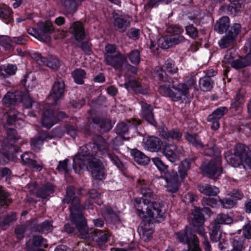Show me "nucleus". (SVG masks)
I'll list each match as a JSON object with an SVG mask.
<instances>
[{
  "instance_id": "23",
  "label": "nucleus",
  "mask_w": 251,
  "mask_h": 251,
  "mask_svg": "<svg viewBox=\"0 0 251 251\" xmlns=\"http://www.w3.org/2000/svg\"><path fill=\"white\" fill-rule=\"evenodd\" d=\"M88 235L87 239L92 238L93 240L96 241L100 245L106 243L109 238V235L107 233L100 230H95L93 232H88ZM85 239H86V238Z\"/></svg>"
},
{
  "instance_id": "8",
  "label": "nucleus",
  "mask_w": 251,
  "mask_h": 251,
  "mask_svg": "<svg viewBox=\"0 0 251 251\" xmlns=\"http://www.w3.org/2000/svg\"><path fill=\"white\" fill-rule=\"evenodd\" d=\"M65 89L64 81L61 78H57L54 82L51 89L48 100L50 103L56 105L59 100L63 99Z\"/></svg>"
},
{
  "instance_id": "25",
  "label": "nucleus",
  "mask_w": 251,
  "mask_h": 251,
  "mask_svg": "<svg viewBox=\"0 0 251 251\" xmlns=\"http://www.w3.org/2000/svg\"><path fill=\"white\" fill-rule=\"evenodd\" d=\"M198 190L202 194L208 196H215L219 193L218 188L208 184H200Z\"/></svg>"
},
{
  "instance_id": "5",
  "label": "nucleus",
  "mask_w": 251,
  "mask_h": 251,
  "mask_svg": "<svg viewBox=\"0 0 251 251\" xmlns=\"http://www.w3.org/2000/svg\"><path fill=\"white\" fill-rule=\"evenodd\" d=\"M145 145L148 150L152 152L161 151L162 153L170 162L174 163L178 160V155L182 152V149L171 144L165 143L156 137H150L146 141Z\"/></svg>"
},
{
  "instance_id": "62",
  "label": "nucleus",
  "mask_w": 251,
  "mask_h": 251,
  "mask_svg": "<svg viewBox=\"0 0 251 251\" xmlns=\"http://www.w3.org/2000/svg\"><path fill=\"white\" fill-rule=\"evenodd\" d=\"M88 194L90 198L95 200V202L99 205L102 203V201L100 199V194L99 193L96 189H92L90 190Z\"/></svg>"
},
{
  "instance_id": "31",
  "label": "nucleus",
  "mask_w": 251,
  "mask_h": 251,
  "mask_svg": "<svg viewBox=\"0 0 251 251\" xmlns=\"http://www.w3.org/2000/svg\"><path fill=\"white\" fill-rule=\"evenodd\" d=\"M251 64V53L247 54L244 58L233 61L231 63L232 67L235 69L245 68Z\"/></svg>"
},
{
  "instance_id": "20",
  "label": "nucleus",
  "mask_w": 251,
  "mask_h": 251,
  "mask_svg": "<svg viewBox=\"0 0 251 251\" xmlns=\"http://www.w3.org/2000/svg\"><path fill=\"white\" fill-rule=\"evenodd\" d=\"M41 123L43 126L47 128H50L56 123L55 116L52 111L46 109L43 112Z\"/></svg>"
},
{
  "instance_id": "44",
  "label": "nucleus",
  "mask_w": 251,
  "mask_h": 251,
  "mask_svg": "<svg viewBox=\"0 0 251 251\" xmlns=\"http://www.w3.org/2000/svg\"><path fill=\"white\" fill-rule=\"evenodd\" d=\"M59 61L53 56L45 57L43 65H45L52 69H56L59 66Z\"/></svg>"
},
{
  "instance_id": "56",
  "label": "nucleus",
  "mask_w": 251,
  "mask_h": 251,
  "mask_svg": "<svg viewBox=\"0 0 251 251\" xmlns=\"http://www.w3.org/2000/svg\"><path fill=\"white\" fill-rule=\"evenodd\" d=\"M192 221L191 224L194 226H199V225H202L203 223V217L200 213H196L192 215Z\"/></svg>"
},
{
  "instance_id": "3",
  "label": "nucleus",
  "mask_w": 251,
  "mask_h": 251,
  "mask_svg": "<svg viewBox=\"0 0 251 251\" xmlns=\"http://www.w3.org/2000/svg\"><path fill=\"white\" fill-rule=\"evenodd\" d=\"M135 207L140 218L148 222H161L165 219V212L162 207L151 200H143V201L135 200Z\"/></svg>"
},
{
  "instance_id": "45",
  "label": "nucleus",
  "mask_w": 251,
  "mask_h": 251,
  "mask_svg": "<svg viewBox=\"0 0 251 251\" xmlns=\"http://www.w3.org/2000/svg\"><path fill=\"white\" fill-rule=\"evenodd\" d=\"M53 229L52 222L45 221L36 227V230L41 233H48Z\"/></svg>"
},
{
  "instance_id": "7",
  "label": "nucleus",
  "mask_w": 251,
  "mask_h": 251,
  "mask_svg": "<svg viewBox=\"0 0 251 251\" xmlns=\"http://www.w3.org/2000/svg\"><path fill=\"white\" fill-rule=\"evenodd\" d=\"M190 228L186 227L184 230L176 232V238L181 243L188 245V250L182 251H193V248H200L198 237L196 235L191 234Z\"/></svg>"
},
{
  "instance_id": "47",
  "label": "nucleus",
  "mask_w": 251,
  "mask_h": 251,
  "mask_svg": "<svg viewBox=\"0 0 251 251\" xmlns=\"http://www.w3.org/2000/svg\"><path fill=\"white\" fill-rule=\"evenodd\" d=\"M18 112L11 111L7 115L6 117L7 123L9 125H15L21 124L22 120L21 118L17 117Z\"/></svg>"
},
{
  "instance_id": "4",
  "label": "nucleus",
  "mask_w": 251,
  "mask_h": 251,
  "mask_svg": "<svg viewBox=\"0 0 251 251\" xmlns=\"http://www.w3.org/2000/svg\"><path fill=\"white\" fill-rule=\"evenodd\" d=\"M204 153L214 158L209 162H203L201 166V169L203 174L211 178L215 176H219L223 173L222 166L221 151L214 145H208Z\"/></svg>"
},
{
  "instance_id": "11",
  "label": "nucleus",
  "mask_w": 251,
  "mask_h": 251,
  "mask_svg": "<svg viewBox=\"0 0 251 251\" xmlns=\"http://www.w3.org/2000/svg\"><path fill=\"white\" fill-rule=\"evenodd\" d=\"M173 89L164 85L160 86L158 88L159 92L164 96H168L174 101H178L182 96H185L187 94L183 89L179 88V84L176 87H172Z\"/></svg>"
},
{
  "instance_id": "40",
  "label": "nucleus",
  "mask_w": 251,
  "mask_h": 251,
  "mask_svg": "<svg viewBox=\"0 0 251 251\" xmlns=\"http://www.w3.org/2000/svg\"><path fill=\"white\" fill-rule=\"evenodd\" d=\"M228 111L226 107H220L213 111L207 118V121H211L214 119L219 120Z\"/></svg>"
},
{
  "instance_id": "32",
  "label": "nucleus",
  "mask_w": 251,
  "mask_h": 251,
  "mask_svg": "<svg viewBox=\"0 0 251 251\" xmlns=\"http://www.w3.org/2000/svg\"><path fill=\"white\" fill-rule=\"evenodd\" d=\"M160 135L168 140L170 139L178 140L181 137V133L176 129L168 130L167 129H163L160 132Z\"/></svg>"
},
{
  "instance_id": "41",
  "label": "nucleus",
  "mask_w": 251,
  "mask_h": 251,
  "mask_svg": "<svg viewBox=\"0 0 251 251\" xmlns=\"http://www.w3.org/2000/svg\"><path fill=\"white\" fill-rule=\"evenodd\" d=\"M85 71L82 69H77L72 72V76L75 82L78 84L84 83V78L86 75Z\"/></svg>"
},
{
  "instance_id": "58",
  "label": "nucleus",
  "mask_w": 251,
  "mask_h": 251,
  "mask_svg": "<svg viewBox=\"0 0 251 251\" xmlns=\"http://www.w3.org/2000/svg\"><path fill=\"white\" fill-rule=\"evenodd\" d=\"M108 156L112 163L115 165L119 169L123 170L124 164L120 159L113 153H108Z\"/></svg>"
},
{
  "instance_id": "34",
  "label": "nucleus",
  "mask_w": 251,
  "mask_h": 251,
  "mask_svg": "<svg viewBox=\"0 0 251 251\" xmlns=\"http://www.w3.org/2000/svg\"><path fill=\"white\" fill-rule=\"evenodd\" d=\"M234 152L244 160L250 155V150L245 145L237 144L234 147Z\"/></svg>"
},
{
  "instance_id": "42",
  "label": "nucleus",
  "mask_w": 251,
  "mask_h": 251,
  "mask_svg": "<svg viewBox=\"0 0 251 251\" xmlns=\"http://www.w3.org/2000/svg\"><path fill=\"white\" fill-rule=\"evenodd\" d=\"M232 222V219L228 214L221 213L217 216L213 223L218 226H221L222 224H230Z\"/></svg>"
},
{
  "instance_id": "63",
  "label": "nucleus",
  "mask_w": 251,
  "mask_h": 251,
  "mask_svg": "<svg viewBox=\"0 0 251 251\" xmlns=\"http://www.w3.org/2000/svg\"><path fill=\"white\" fill-rule=\"evenodd\" d=\"M243 235L248 239H251V221H249L243 227Z\"/></svg>"
},
{
  "instance_id": "2",
  "label": "nucleus",
  "mask_w": 251,
  "mask_h": 251,
  "mask_svg": "<svg viewBox=\"0 0 251 251\" xmlns=\"http://www.w3.org/2000/svg\"><path fill=\"white\" fill-rule=\"evenodd\" d=\"M63 203H70V220L75 224L76 229L79 232V236L82 239L88 237V227L86 221L82 214L83 209L89 208L93 202L91 200L86 201L84 205H81L79 199L75 196V188L73 186L67 188L65 198L62 200Z\"/></svg>"
},
{
  "instance_id": "13",
  "label": "nucleus",
  "mask_w": 251,
  "mask_h": 251,
  "mask_svg": "<svg viewBox=\"0 0 251 251\" xmlns=\"http://www.w3.org/2000/svg\"><path fill=\"white\" fill-rule=\"evenodd\" d=\"M165 178L167 182V190L171 193L176 192L179 185L177 172L172 170L171 173H167Z\"/></svg>"
},
{
  "instance_id": "36",
  "label": "nucleus",
  "mask_w": 251,
  "mask_h": 251,
  "mask_svg": "<svg viewBox=\"0 0 251 251\" xmlns=\"http://www.w3.org/2000/svg\"><path fill=\"white\" fill-rule=\"evenodd\" d=\"M16 70L17 67L15 65L10 64L4 65L0 67V75L3 78H6L14 75Z\"/></svg>"
},
{
  "instance_id": "37",
  "label": "nucleus",
  "mask_w": 251,
  "mask_h": 251,
  "mask_svg": "<svg viewBox=\"0 0 251 251\" xmlns=\"http://www.w3.org/2000/svg\"><path fill=\"white\" fill-rule=\"evenodd\" d=\"M222 235L221 226L212 223L211 224L210 239L212 242H217L220 240Z\"/></svg>"
},
{
  "instance_id": "38",
  "label": "nucleus",
  "mask_w": 251,
  "mask_h": 251,
  "mask_svg": "<svg viewBox=\"0 0 251 251\" xmlns=\"http://www.w3.org/2000/svg\"><path fill=\"white\" fill-rule=\"evenodd\" d=\"M231 2L230 5L224 4L222 5L221 8L223 11H227L232 12L239 10L242 7V0H229Z\"/></svg>"
},
{
  "instance_id": "61",
  "label": "nucleus",
  "mask_w": 251,
  "mask_h": 251,
  "mask_svg": "<svg viewBox=\"0 0 251 251\" xmlns=\"http://www.w3.org/2000/svg\"><path fill=\"white\" fill-rule=\"evenodd\" d=\"M219 201L222 204L223 207L226 209H230L234 207L236 202L233 199H224L222 200L219 198Z\"/></svg>"
},
{
  "instance_id": "55",
  "label": "nucleus",
  "mask_w": 251,
  "mask_h": 251,
  "mask_svg": "<svg viewBox=\"0 0 251 251\" xmlns=\"http://www.w3.org/2000/svg\"><path fill=\"white\" fill-rule=\"evenodd\" d=\"M21 100L25 108H28L32 106V102H33L29 94L27 91L25 93L21 92Z\"/></svg>"
},
{
  "instance_id": "24",
  "label": "nucleus",
  "mask_w": 251,
  "mask_h": 251,
  "mask_svg": "<svg viewBox=\"0 0 251 251\" xmlns=\"http://www.w3.org/2000/svg\"><path fill=\"white\" fill-rule=\"evenodd\" d=\"M130 153L133 156L134 160L140 165H146L150 161V158L142 152L134 149L130 151Z\"/></svg>"
},
{
  "instance_id": "15",
  "label": "nucleus",
  "mask_w": 251,
  "mask_h": 251,
  "mask_svg": "<svg viewBox=\"0 0 251 251\" xmlns=\"http://www.w3.org/2000/svg\"><path fill=\"white\" fill-rule=\"evenodd\" d=\"M140 104L142 108L141 116L142 118L151 125L156 126L157 124L154 117L151 105L143 101L140 102Z\"/></svg>"
},
{
  "instance_id": "10",
  "label": "nucleus",
  "mask_w": 251,
  "mask_h": 251,
  "mask_svg": "<svg viewBox=\"0 0 251 251\" xmlns=\"http://www.w3.org/2000/svg\"><path fill=\"white\" fill-rule=\"evenodd\" d=\"M186 39L182 34H170L160 38L158 41L159 47L168 49L174 46L182 43Z\"/></svg>"
},
{
  "instance_id": "17",
  "label": "nucleus",
  "mask_w": 251,
  "mask_h": 251,
  "mask_svg": "<svg viewBox=\"0 0 251 251\" xmlns=\"http://www.w3.org/2000/svg\"><path fill=\"white\" fill-rule=\"evenodd\" d=\"M43 247L47 248L48 245L46 240L41 236H35L32 240L28 241L26 244V251H36V248Z\"/></svg>"
},
{
  "instance_id": "48",
  "label": "nucleus",
  "mask_w": 251,
  "mask_h": 251,
  "mask_svg": "<svg viewBox=\"0 0 251 251\" xmlns=\"http://www.w3.org/2000/svg\"><path fill=\"white\" fill-rule=\"evenodd\" d=\"M190 167V162L185 159L181 162V164L178 166V173L179 176L181 178H184L187 175V171Z\"/></svg>"
},
{
  "instance_id": "52",
  "label": "nucleus",
  "mask_w": 251,
  "mask_h": 251,
  "mask_svg": "<svg viewBox=\"0 0 251 251\" xmlns=\"http://www.w3.org/2000/svg\"><path fill=\"white\" fill-rule=\"evenodd\" d=\"M185 137L187 140L194 146L203 147L202 143L197 135L187 133Z\"/></svg>"
},
{
  "instance_id": "22",
  "label": "nucleus",
  "mask_w": 251,
  "mask_h": 251,
  "mask_svg": "<svg viewBox=\"0 0 251 251\" xmlns=\"http://www.w3.org/2000/svg\"><path fill=\"white\" fill-rule=\"evenodd\" d=\"M21 92H8L2 99V102L6 106L15 105L21 100Z\"/></svg>"
},
{
  "instance_id": "27",
  "label": "nucleus",
  "mask_w": 251,
  "mask_h": 251,
  "mask_svg": "<svg viewBox=\"0 0 251 251\" xmlns=\"http://www.w3.org/2000/svg\"><path fill=\"white\" fill-rule=\"evenodd\" d=\"M229 27V19L227 16H224L217 21L215 25V30L220 34L226 31Z\"/></svg>"
},
{
  "instance_id": "29",
  "label": "nucleus",
  "mask_w": 251,
  "mask_h": 251,
  "mask_svg": "<svg viewBox=\"0 0 251 251\" xmlns=\"http://www.w3.org/2000/svg\"><path fill=\"white\" fill-rule=\"evenodd\" d=\"M53 186L50 183H47L38 189L36 192V196L42 199H46L50 194L53 193Z\"/></svg>"
},
{
  "instance_id": "26",
  "label": "nucleus",
  "mask_w": 251,
  "mask_h": 251,
  "mask_svg": "<svg viewBox=\"0 0 251 251\" xmlns=\"http://www.w3.org/2000/svg\"><path fill=\"white\" fill-rule=\"evenodd\" d=\"M91 120L92 123H90L91 125L92 126H93L94 125L99 126L102 132H107L112 127L111 121L108 119H100L98 118H94Z\"/></svg>"
},
{
  "instance_id": "50",
  "label": "nucleus",
  "mask_w": 251,
  "mask_h": 251,
  "mask_svg": "<svg viewBox=\"0 0 251 251\" xmlns=\"http://www.w3.org/2000/svg\"><path fill=\"white\" fill-rule=\"evenodd\" d=\"M7 136L4 140L5 144L12 145L15 143V140L17 139L16 134V130L14 129L9 128L6 130Z\"/></svg>"
},
{
  "instance_id": "18",
  "label": "nucleus",
  "mask_w": 251,
  "mask_h": 251,
  "mask_svg": "<svg viewBox=\"0 0 251 251\" xmlns=\"http://www.w3.org/2000/svg\"><path fill=\"white\" fill-rule=\"evenodd\" d=\"M113 25L116 30L124 32L129 26L130 21L127 16L121 15L114 18Z\"/></svg>"
},
{
  "instance_id": "46",
  "label": "nucleus",
  "mask_w": 251,
  "mask_h": 251,
  "mask_svg": "<svg viewBox=\"0 0 251 251\" xmlns=\"http://www.w3.org/2000/svg\"><path fill=\"white\" fill-rule=\"evenodd\" d=\"M152 161L153 164L155 165V166L158 168V169L162 173H164L165 176L167 175V173H171V172H170L168 170V165H165L164 162L162 161V160L159 157H154L152 159Z\"/></svg>"
},
{
  "instance_id": "39",
  "label": "nucleus",
  "mask_w": 251,
  "mask_h": 251,
  "mask_svg": "<svg viewBox=\"0 0 251 251\" xmlns=\"http://www.w3.org/2000/svg\"><path fill=\"white\" fill-rule=\"evenodd\" d=\"M226 158L228 163L234 167H238L243 162V160L235 152L231 154L226 153Z\"/></svg>"
},
{
  "instance_id": "60",
  "label": "nucleus",
  "mask_w": 251,
  "mask_h": 251,
  "mask_svg": "<svg viewBox=\"0 0 251 251\" xmlns=\"http://www.w3.org/2000/svg\"><path fill=\"white\" fill-rule=\"evenodd\" d=\"M195 80L193 77H190L186 82V83H180L179 84V88L183 89V91L186 92L187 94L188 92V90L190 87H191L192 85L194 84L195 83Z\"/></svg>"
},
{
  "instance_id": "16",
  "label": "nucleus",
  "mask_w": 251,
  "mask_h": 251,
  "mask_svg": "<svg viewBox=\"0 0 251 251\" xmlns=\"http://www.w3.org/2000/svg\"><path fill=\"white\" fill-rule=\"evenodd\" d=\"M141 124V121L140 120L135 119L127 121L126 122H122L117 125L115 131L117 134L122 135L128 132L129 127L131 125L137 126Z\"/></svg>"
},
{
  "instance_id": "59",
  "label": "nucleus",
  "mask_w": 251,
  "mask_h": 251,
  "mask_svg": "<svg viewBox=\"0 0 251 251\" xmlns=\"http://www.w3.org/2000/svg\"><path fill=\"white\" fill-rule=\"evenodd\" d=\"M186 227L190 228L191 230V234L192 235H194L193 234L192 232L197 233L199 235L202 236L204 239L207 238L206 233L205 231L204 228L202 226V225H199V226H194L193 228H191L190 227L186 226Z\"/></svg>"
},
{
  "instance_id": "12",
  "label": "nucleus",
  "mask_w": 251,
  "mask_h": 251,
  "mask_svg": "<svg viewBox=\"0 0 251 251\" xmlns=\"http://www.w3.org/2000/svg\"><path fill=\"white\" fill-rule=\"evenodd\" d=\"M37 29L40 36V41L46 43L49 42L51 38L49 34L53 32L54 27L50 21L38 22L37 24Z\"/></svg>"
},
{
  "instance_id": "19",
  "label": "nucleus",
  "mask_w": 251,
  "mask_h": 251,
  "mask_svg": "<svg viewBox=\"0 0 251 251\" xmlns=\"http://www.w3.org/2000/svg\"><path fill=\"white\" fill-rule=\"evenodd\" d=\"M124 86L127 89L132 90L136 93H146V90L142 88L140 82L132 77L126 81Z\"/></svg>"
},
{
  "instance_id": "30",
  "label": "nucleus",
  "mask_w": 251,
  "mask_h": 251,
  "mask_svg": "<svg viewBox=\"0 0 251 251\" xmlns=\"http://www.w3.org/2000/svg\"><path fill=\"white\" fill-rule=\"evenodd\" d=\"M139 185L141 193L143 197L141 201H143V200H148V198H150L151 200V198L153 197V194L150 183L143 180L139 182Z\"/></svg>"
},
{
  "instance_id": "33",
  "label": "nucleus",
  "mask_w": 251,
  "mask_h": 251,
  "mask_svg": "<svg viewBox=\"0 0 251 251\" xmlns=\"http://www.w3.org/2000/svg\"><path fill=\"white\" fill-rule=\"evenodd\" d=\"M31 155L32 154L26 152L21 155V158L23 164L34 168L39 171H41L42 169V166L41 164H37L36 160L32 159L30 158Z\"/></svg>"
},
{
  "instance_id": "28",
  "label": "nucleus",
  "mask_w": 251,
  "mask_h": 251,
  "mask_svg": "<svg viewBox=\"0 0 251 251\" xmlns=\"http://www.w3.org/2000/svg\"><path fill=\"white\" fill-rule=\"evenodd\" d=\"M13 12L12 10L6 5L0 6V19L6 24L11 23L13 21Z\"/></svg>"
},
{
  "instance_id": "35",
  "label": "nucleus",
  "mask_w": 251,
  "mask_h": 251,
  "mask_svg": "<svg viewBox=\"0 0 251 251\" xmlns=\"http://www.w3.org/2000/svg\"><path fill=\"white\" fill-rule=\"evenodd\" d=\"M213 81L208 76H203L200 78L199 85L201 89L205 92L211 91L213 87Z\"/></svg>"
},
{
  "instance_id": "49",
  "label": "nucleus",
  "mask_w": 251,
  "mask_h": 251,
  "mask_svg": "<svg viewBox=\"0 0 251 251\" xmlns=\"http://www.w3.org/2000/svg\"><path fill=\"white\" fill-rule=\"evenodd\" d=\"M12 202L9 194L2 187H0V203L1 205H9Z\"/></svg>"
},
{
  "instance_id": "57",
  "label": "nucleus",
  "mask_w": 251,
  "mask_h": 251,
  "mask_svg": "<svg viewBox=\"0 0 251 251\" xmlns=\"http://www.w3.org/2000/svg\"><path fill=\"white\" fill-rule=\"evenodd\" d=\"M164 67L167 71L171 74H175L178 72V68L175 64L173 61L171 59H168L165 62Z\"/></svg>"
},
{
  "instance_id": "51",
  "label": "nucleus",
  "mask_w": 251,
  "mask_h": 251,
  "mask_svg": "<svg viewBox=\"0 0 251 251\" xmlns=\"http://www.w3.org/2000/svg\"><path fill=\"white\" fill-rule=\"evenodd\" d=\"M127 56L131 63L134 65H138L140 62V53L138 50H131Z\"/></svg>"
},
{
  "instance_id": "21",
  "label": "nucleus",
  "mask_w": 251,
  "mask_h": 251,
  "mask_svg": "<svg viewBox=\"0 0 251 251\" xmlns=\"http://www.w3.org/2000/svg\"><path fill=\"white\" fill-rule=\"evenodd\" d=\"M70 29L76 41H80L85 39V33L83 26L81 23L76 22L73 23Z\"/></svg>"
},
{
  "instance_id": "43",
  "label": "nucleus",
  "mask_w": 251,
  "mask_h": 251,
  "mask_svg": "<svg viewBox=\"0 0 251 251\" xmlns=\"http://www.w3.org/2000/svg\"><path fill=\"white\" fill-rule=\"evenodd\" d=\"M154 76L160 82H167L169 79L166 72L160 67L155 68L154 71Z\"/></svg>"
},
{
  "instance_id": "6",
  "label": "nucleus",
  "mask_w": 251,
  "mask_h": 251,
  "mask_svg": "<svg viewBox=\"0 0 251 251\" xmlns=\"http://www.w3.org/2000/svg\"><path fill=\"white\" fill-rule=\"evenodd\" d=\"M104 62L107 65L120 70L127 60L126 57L117 50L116 45L107 44L105 47Z\"/></svg>"
},
{
  "instance_id": "1",
  "label": "nucleus",
  "mask_w": 251,
  "mask_h": 251,
  "mask_svg": "<svg viewBox=\"0 0 251 251\" xmlns=\"http://www.w3.org/2000/svg\"><path fill=\"white\" fill-rule=\"evenodd\" d=\"M97 138V142L89 145L92 149V152L85 150L86 147H83L81 151L75 156L73 168L76 173H79L86 166L87 170L94 178L102 180L105 176L104 167L101 162L96 157H102L103 155L110 152L107 142L101 136H98Z\"/></svg>"
},
{
  "instance_id": "64",
  "label": "nucleus",
  "mask_w": 251,
  "mask_h": 251,
  "mask_svg": "<svg viewBox=\"0 0 251 251\" xmlns=\"http://www.w3.org/2000/svg\"><path fill=\"white\" fill-rule=\"evenodd\" d=\"M185 30L187 34L191 38H195L198 35L197 29L192 25H189L186 27Z\"/></svg>"
},
{
  "instance_id": "9",
  "label": "nucleus",
  "mask_w": 251,
  "mask_h": 251,
  "mask_svg": "<svg viewBox=\"0 0 251 251\" xmlns=\"http://www.w3.org/2000/svg\"><path fill=\"white\" fill-rule=\"evenodd\" d=\"M241 25L239 24H234L227 31V33L219 42L221 48L225 49L232 45L235 38L240 32Z\"/></svg>"
},
{
  "instance_id": "54",
  "label": "nucleus",
  "mask_w": 251,
  "mask_h": 251,
  "mask_svg": "<svg viewBox=\"0 0 251 251\" xmlns=\"http://www.w3.org/2000/svg\"><path fill=\"white\" fill-rule=\"evenodd\" d=\"M168 33L171 34H182L184 30L182 27L178 25H171L166 29Z\"/></svg>"
},
{
  "instance_id": "14",
  "label": "nucleus",
  "mask_w": 251,
  "mask_h": 251,
  "mask_svg": "<svg viewBox=\"0 0 251 251\" xmlns=\"http://www.w3.org/2000/svg\"><path fill=\"white\" fill-rule=\"evenodd\" d=\"M140 226L138 228V231L141 238L145 242L149 241L152 237L153 230L152 229V223L148 222L146 220H142Z\"/></svg>"
},
{
  "instance_id": "53",
  "label": "nucleus",
  "mask_w": 251,
  "mask_h": 251,
  "mask_svg": "<svg viewBox=\"0 0 251 251\" xmlns=\"http://www.w3.org/2000/svg\"><path fill=\"white\" fill-rule=\"evenodd\" d=\"M21 83L27 91L29 89L33 88L35 85V82L33 80V78L27 74L24 75V78L21 80Z\"/></svg>"
}]
</instances>
